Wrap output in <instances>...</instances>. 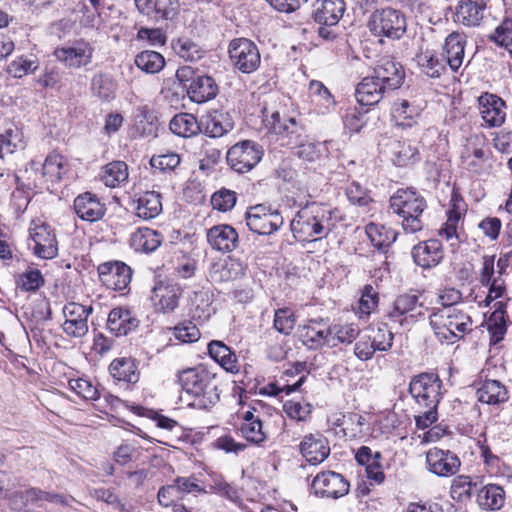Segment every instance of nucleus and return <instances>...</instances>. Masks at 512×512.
<instances>
[{
	"label": "nucleus",
	"instance_id": "72a5a7b5",
	"mask_svg": "<svg viewBox=\"0 0 512 512\" xmlns=\"http://www.w3.org/2000/svg\"><path fill=\"white\" fill-rule=\"evenodd\" d=\"M385 93H387L386 89L372 74L364 77L355 90L356 100L361 106H372L379 103Z\"/></svg>",
	"mask_w": 512,
	"mask_h": 512
},
{
	"label": "nucleus",
	"instance_id": "9b49d317",
	"mask_svg": "<svg viewBox=\"0 0 512 512\" xmlns=\"http://www.w3.org/2000/svg\"><path fill=\"white\" fill-rule=\"evenodd\" d=\"M262 157V147L252 140L239 141L232 145L226 153L227 164L237 173L251 171Z\"/></svg>",
	"mask_w": 512,
	"mask_h": 512
},
{
	"label": "nucleus",
	"instance_id": "2f4dec72",
	"mask_svg": "<svg viewBox=\"0 0 512 512\" xmlns=\"http://www.w3.org/2000/svg\"><path fill=\"white\" fill-rule=\"evenodd\" d=\"M218 91V85L211 76L200 75L192 78L187 95L192 102L202 104L214 99Z\"/></svg>",
	"mask_w": 512,
	"mask_h": 512
},
{
	"label": "nucleus",
	"instance_id": "cd10ccee",
	"mask_svg": "<svg viewBox=\"0 0 512 512\" xmlns=\"http://www.w3.org/2000/svg\"><path fill=\"white\" fill-rule=\"evenodd\" d=\"M212 299L206 291H194L188 298L185 309L187 318L202 325L206 323L212 313Z\"/></svg>",
	"mask_w": 512,
	"mask_h": 512
},
{
	"label": "nucleus",
	"instance_id": "412c9836",
	"mask_svg": "<svg viewBox=\"0 0 512 512\" xmlns=\"http://www.w3.org/2000/svg\"><path fill=\"white\" fill-rule=\"evenodd\" d=\"M163 241L164 235L162 232L147 226H141L131 233L129 245L135 252L151 254L162 245Z\"/></svg>",
	"mask_w": 512,
	"mask_h": 512
},
{
	"label": "nucleus",
	"instance_id": "a18cd8bd",
	"mask_svg": "<svg viewBox=\"0 0 512 512\" xmlns=\"http://www.w3.org/2000/svg\"><path fill=\"white\" fill-rule=\"evenodd\" d=\"M366 234L372 245L383 252L396 241L398 236V233L392 228L375 223H369L366 226Z\"/></svg>",
	"mask_w": 512,
	"mask_h": 512
},
{
	"label": "nucleus",
	"instance_id": "e2e57ef3",
	"mask_svg": "<svg viewBox=\"0 0 512 512\" xmlns=\"http://www.w3.org/2000/svg\"><path fill=\"white\" fill-rule=\"evenodd\" d=\"M283 410L290 419L305 422L311 417L313 407L310 403L287 400L283 404Z\"/></svg>",
	"mask_w": 512,
	"mask_h": 512
},
{
	"label": "nucleus",
	"instance_id": "4468645a",
	"mask_svg": "<svg viewBox=\"0 0 512 512\" xmlns=\"http://www.w3.org/2000/svg\"><path fill=\"white\" fill-rule=\"evenodd\" d=\"M63 332L70 338H82L89 330L88 318L93 313L92 305L78 302H67L63 307Z\"/></svg>",
	"mask_w": 512,
	"mask_h": 512
},
{
	"label": "nucleus",
	"instance_id": "dca6fc26",
	"mask_svg": "<svg viewBox=\"0 0 512 512\" xmlns=\"http://www.w3.org/2000/svg\"><path fill=\"white\" fill-rule=\"evenodd\" d=\"M73 210L82 221L94 223L102 220L107 212V207L96 193L85 191L74 198Z\"/></svg>",
	"mask_w": 512,
	"mask_h": 512
},
{
	"label": "nucleus",
	"instance_id": "20e7f679",
	"mask_svg": "<svg viewBox=\"0 0 512 512\" xmlns=\"http://www.w3.org/2000/svg\"><path fill=\"white\" fill-rule=\"evenodd\" d=\"M390 208L402 218V227L406 233H416L423 229L420 219L427 207L426 200L416 190L398 189L390 197Z\"/></svg>",
	"mask_w": 512,
	"mask_h": 512
},
{
	"label": "nucleus",
	"instance_id": "ddd939ff",
	"mask_svg": "<svg viewBox=\"0 0 512 512\" xmlns=\"http://www.w3.org/2000/svg\"><path fill=\"white\" fill-rule=\"evenodd\" d=\"M442 385L438 374L423 372L411 378L408 391L417 405L440 403Z\"/></svg>",
	"mask_w": 512,
	"mask_h": 512
},
{
	"label": "nucleus",
	"instance_id": "09e8293b",
	"mask_svg": "<svg viewBox=\"0 0 512 512\" xmlns=\"http://www.w3.org/2000/svg\"><path fill=\"white\" fill-rule=\"evenodd\" d=\"M134 63L140 70L149 74H155L164 68L165 59L159 52L144 50L135 56Z\"/></svg>",
	"mask_w": 512,
	"mask_h": 512
},
{
	"label": "nucleus",
	"instance_id": "b1692460",
	"mask_svg": "<svg viewBox=\"0 0 512 512\" xmlns=\"http://www.w3.org/2000/svg\"><path fill=\"white\" fill-rule=\"evenodd\" d=\"M207 353L226 372L233 375L240 372L236 352L223 341L211 340L207 345Z\"/></svg>",
	"mask_w": 512,
	"mask_h": 512
},
{
	"label": "nucleus",
	"instance_id": "c85d7f7f",
	"mask_svg": "<svg viewBox=\"0 0 512 512\" xmlns=\"http://www.w3.org/2000/svg\"><path fill=\"white\" fill-rule=\"evenodd\" d=\"M69 170L68 159L58 150H52L46 156L42 168L41 176L46 183H60Z\"/></svg>",
	"mask_w": 512,
	"mask_h": 512
},
{
	"label": "nucleus",
	"instance_id": "37998d69",
	"mask_svg": "<svg viewBox=\"0 0 512 512\" xmlns=\"http://www.w3.org/2000/svg\"><path fill=\"white\" fill-rule=\"evenodd\" d=\"M0 144L8 154L25 149L26 141L23 130L16 123L7 122L3 131L0 132Z\"/></svg>",
	"mask_w": 512,
	"mask_h": 512
},
{
	"label": "nucleus",
	"instance_id": "c9c22d12",
	"mask_svg": "<svg viewBox=\"0 0 512 512\" xmlns=\"http://www.w3.org/2000/svg\"><path fill=\"white\" fill-rule=\"evenodd\" d=\"M416 62L421 72L430 78H439L447 71L443 55L435 50L420 51L416 55Z\"/></svg>",
	"mask_w": 512,
	"mask_h": 512
},
{
	"label": "nucleus",
	"instance_id": "f8f14e48",
	"mask_svg": "<svg viewBox=\"0 0 512 512\" xmlns=\"http://www.w3.org/2000/svg\"><path fill=\"white\" fill-rule=\"evenodd\" d=\"M99 281L107 289L123 292L129 291L133 269L123 261L109 260L97 267Z\"/></svg>",
	"mask_w": 512,
	"mask_h": 512
},
{
	"label": "nucleus",
	"instance_id": "864d4df0",
	"mask_svg": "<svg viewBox=\"0 0 512 512\" xmlns=\"http://www.w3.org/2000/svg\"><path fill=\"white\" fill-rule=\"evenodd\" d=\"M297 322L295 311L290 307H283L275 310L273 327L274 329L284 335L292 333Z\"/></svg>",
	"mask_w": 512,
	"mask_h": 512
},
{
	"label": "nucleus",
	"instance_id": "7ed1b4c3",
	"mask_svg": "<svg viewBox=\"0 0 512 512\" xmlns=\"http://www.w3.org/2000/svg\"><path fill=\"white\" fill-rule=\"evenodd\" d=\"M429 320L435 336L441 343L454 344L472 330L471 317L458 307L436 308Z\"/></svg>",
	"mask_w": 512,
	"mask_h": 512
},
{
	"label": "nucleus",
	"instance_id": "680f3d73",
	"mask_svg": "<svg viewBox=\"0 0 512 512\" xmlns=\"http://www.w3.org/2000/svg\"><path fill=\"white\" fill-rule=\"evenodd\" d=\"M181 157L178 153L167 151L166 153L153 155L150 159V165L154 170L162 173L174 171L180 164Z\"/></svg>",
	"mask_w": 512,
	"mask_h": 512
},
{
	"label": "nucleus",
	"instance_id": "4be33fe9",
	"mask_svg": "<svg viewBox=\"0 0 512 512\" xmlns=\"http://www.w3.org/2000/svg\"><path fill=\"white\" fill-rule=\"evenodd\" d=\"M490 0H458L454 20L467 27H475L484 18V12Z\"/></svg>",
	"mask_w": 512,
	"mask_h": 512
},
{
	"label": "nucleus",
	"instance_id": "c756f323",
	"mask_svg": "<svg viewBox=\"0 0 512 512\" xmlns=\"http://www.w3.org/2000/svg\"><path fill=\"white\" fill-rule=\"evenodd\" d=\"M290 224L293 235L297 241L312 243L318 240L317 235L320 233V222L316 217H313L312 222H310L308 209L299 211L296 218H294Z\"/></svg>",
	"mask_w": 512,
	"mask_h": 512
},
{
	"label": "nucleus",
	"instance_id": "6ab92c4d",
	"mask_svg": "<svg viewBox=\"0 0 512 512\" xmlns=\"http://www.w3.org/2000/svg\"><path fill=\"white\" fill-rule=\"evenodd\" d=\"M411 255L417 266L431 269L442 262L444 258L443 245L438 239L421 241L413 246Z\"/></svg>",
	"mask_w": 512,
	"mask_h": 512
},
{
	"label": "nucleus",
	"instance_id": "c03bdc74",
	"mask_svg": "<svg viewBox=\"0 0 512 512\" xmlns=\"http://www.w3.org/2000/svg\"><path fill=\"white\" fill-rule=\"evenodd\" d=\"M477 502L482 509L499 510L505 503V491L496 484H488L478 490Z\"/></svg>",
	"mask_w": 512,
	"mask_h": 512
},
{
	"label": "nucleus",
	"instance_id": "5fc2aeb1",
	"mask_svg": "<svg viewBox=\"0 0 512 512\" xmlns=\"http://www.w3.org/2000/svg\"><path fill=\"white\" fill-rule=\"evenodd\" d=\"M477 487L471 478L466 475H459L452 481L450 496L457 502H466L471 499L473 489Z\"/></svg>",
	"mask_w": 512,
	"mask_h": 512
},
{
	"label": "nucleus",
	"instance_id": "3c124183",
	"mask_svg": "<svg viewBox=\"0 0 512 512\" xmlns=\"http://www.w3.org/2000/svg\"><path fill=\"white\" fill-rule=\"evenodd\" d=\"M488 40L505 48L512 58V18H504L493 33L488 35Z\"/></svg>",
	"mask_w": 512,
	"mask_h": 512
},
{
	"label": "nucleus",
	"instance_id": "a19ab883",
	"mask_svg": "<svg viewBox=\"0 0 512 512\" xmlns=\"http://www.w3.org/2000/svg\"><path fill=\"white\" fill-rule=\"evenodd\" d=\"M349 482L334 471H322V497L337 499L349 492Z\"/></svg>",
	"mask_w": 512,
	"mask_h": 512
},
{
	"label": "nucleus",
	"instance_id": "7c9ffc66",
	"mask_svg": "<svg viewBox=\"0 0 512 512\" xmlns=\"http://www.w3.org/2000/svg\"><path fill=\"white\" fill-rule=\"evenodd\" d=\"M422 304L419 303V296L416 294L405 293L396 297L392 307L386 312V318L394 323L402 324L403 316L410 313V317L423 316L421 311L415 312L421 308Z\"/></svg>",
	"mask_w": 512,
	"mask_h": 512
},
{
	"label": "nucleus",
	"instance_id": "aec40b11",
	"mask_svg": "<svg viewBox=\"0 0 512 512\" xmlns=\"http://www.w3.org/2000/svg\"><path fill=\"white\" fill-rule=\"evenodd\" d=\"M139 319L128 308L117 306L108 314L106 328L116 337L126 336L139 326Z\"/></svg>",
	"mask_w": 512,
	"mask_h": 512
},
{
	"label": "nucleus",
	"instance_id": "f257e3e1",
	"mask_svg": "<svg viewBox=\"0 0 512 512\" xmlns=\"http://www.w3.org/2000/svg\"><path fill=\"white\" fill-rule=\"evenodd\" d=\"M233 415L234 430L247 446L263 448L281 432L285 419L281 412L262 400L245 401L240 396Z\"/></svg>",
	"mask_w": 512,
	"mask_h": 512
},
{
	"label": "nucleus",
	"instance_id": "473e14b6",
	"mask_svg": "<svg viewBox=\"0 0 512 512\" xmlns=\"http://www.w3.org/2000/svg\"><path fill=\"white\" fill-rule=\"evenodd\" d=\"M480 113L485 123L490 127L502 125L505 121L506 113L503 108L505 102L498 96L485 93L479 98Z\"/></svg>",
	"mask_w": 512,
	"mask_h": 512
},
{
	"label": "nucleus",
	"instance_id": "4c0bfd02",
	"mask_svg": "<svg viewBox=\"0 0 512 512\" xmlns=\"http://www.w3.org/2000/svg\"><path fill=\"white\" fill-rule=\"evenodd\" d=\"M15 287L23 293H36L45 285L42 271L29 264L24 271L14 275Z\"/></svg>",
	"mask_w": 512,
	"mask_h": 512
},
{
	"label": "nucleus",
	"instance_id": "f704fd0d",
	"mask_svg": "<svg viewBox=\"0 0 512 512\" xmlns=\"http://www.w3.org/2000/svg\"><path fill=\"white\" fill-rule=\"evenodd\" d=\"M100 181L108 188L125 185L129 179V168L126 162L113 160L103 165L99 172Z\"/></svg>",
	"mask_w": 512,
	"mask_h": 512
},
{
	"label": "nucleus",
	"instance_id": "603ef678",
	"mask_svg": "<svg viewBox=\"0 0 512 512\" xmlns=\"http://www.w3.org/2000/svg\"><path fill=\"white\" fill-rule=\"evenodd\" d=\"M68 386L71 391L84 400L95 401L100 397L97 385L87 377L69 378Z\"/></svg>",
	"mask_w": 512,
	"mask_h": 512
},
{
	"label": "nucleus",
	"instance_id": "2eb2a0df",
	"mask_svg": "<svg viewBox=\"0 0 512 512\" xmlns=\"http://www.w3.org/2000/svg\"><path fill=\"white\" fill-rule=\"evenodd\" d=\"M140 361L132 356H120L114 358L108 365V374L113 383L133 390L141 378Z\"/></svg>",
	"mask_w": 512,
	"mask_h": 512
},
{
	"label": "nucleus",
	"instance_id": "774afa93",
	"mask_svg": "<svg viewBox=\"0 0 512 512\" xmlns=\"http://www.w3.org/2000/svg\"><path fill=\"white\" fill-rule=\"evenodd\" d=\"M439 403H428L427 405H417L419 414L414 416L415 425L418 429L424 430L438 420Z\"/></svg>",
	"mask_w": 512,
	"mask_h": 512
},
{
	"label": "nucleus",
	"instance_id": "a211bd4d",
	"mask_svg": "<svg viewBox=\"0 0 512 512\" xmlns=\"http://www.w3.org/2000/svg\"><path fill=\"white\" fill-rule=\"evenodd\" d=\"M372 75L389 92L398 89L403 84L405 71L401 63L385 56L377 61Z\"/></svg>",
	"mask_w": 512,
	"mask_h": 512
},
{
	"label": "nucleus",
	"instance_id": "a878e982",
	"mask_svg": "<svg viewBox=\"0 0 512 512\" xmlns=\"http://www.w3.org/2000/svg\"><path fill=\"white\" fill-rule=\"evenodd\" d=\"M466 37L458 32L450 33L444 42L443 55L446 65L456 73L463 64L465 56Z\"/></svg>",
	"mask_w": 512,
	"mask_h": 512
},
{
	"label": "nucleus",
	"instance_id": "0e129e2a",
	"mask_svg": "<svg viewBox=\"0 0 512 512\" xmlns=\"http://www.w3.org/2000/svg\"><path fill=\"white\" fill-rule=\"evenodd\" d=\"M302 457L311 465L320 463V443L313 434L305 435L299 444Z\"/></svg>",
	"mask_w": 512,
	"mask_h": 512
},
{
	"label": "nucleus",
	"instance_id": "69168bd1",
	"mask_svg": "<svg viewBox=\"0 0 512 512\" xmlns=\"http://www.w3.org/2000/svg\"><path fill=\"white\" fill-rule=\"evenodd\" d=\"M236 202V192L226 188H221L211 196V205L213 209L220 212L230 211L236 205Z\"/></svg>",
	"mask_w": 512,
	"mask_h": 512
},
{
	"label": "nucleus",
	"instance_id": "79ce46f5",
	"mask_svg": "<svg viewBox=\"0 0 512 512\" xmlns=\"http://www.w3.org/2000/svg\"><path fill=\"white\" fill-rule=\"evenodd\" d=\"M358 325L353 323L335 324L328 328L327 334H322V345L335 346V340L340 343H351L359 335Z\"/></svg>",
	"mask_w": 512,
	"mask_h": 512
},
{
	"label": "nucleus",
	"instance_id": "9d476101",
	"mask_svg": "<svg viewBox=\"0 0 512 512\" xmlns=\"http://www.w3.org/2000/svg\"><path fill=\"white\" fill-rule=\"evenodd\" d=\"M245 221L248 229L258 235H271L284 222L279 210L266 204L249 206L245 212Z\"/></svg>",
	"mask_w": 512,
	"mask_h": 512
},
{
	"label": "nucleus",
	"instance_id": "bb28decb",
	"mask_svg": "<svg viewBox=\"0 0 512 512\" xmlns=\"http://www.w3.org/2000/svg\"><path fill=\"white\" fill-rule=\"evenodd\" d=\"M207 240L213 249L226 253L237 248L239 236L232 226L220 224L208 230Z\"/></svg>",
	"mask_w": 512,
	"mask_h": 512
},
{
	"label": "nucleus",
	"instance_id": "13d9d810",
	"mask_svg": "<svg viewBox=\"0 0 512 512\" xmlns=\"http://www.w3.org/2000/svg\"><path fill=\"white\" fill-rule=\"evenodd\" d=\"M345 11L343 0H322V25H336Z\"/></svg>",
	"mask_w": 512,
	"mask_h": 512
},
{
	"label": "nucleus",
	"instance_id": "6e6d98bb",
	"mask_svg": "<svg viewBox=\"0 0 512 512\" xmlns=\"http://www.w3.org/2000/svg\"><path fill=\"white\" fill-rule=\"evenodd\" d=\"M131 411L137 416L146 417L153 420L158 428L172 431L179 426L178 421L153 409H148L140 405L132 406Z\"/></svg>",
	"mask_w": 512,
	"mask_h": 512
},
{
	"label": "nucleus",
	"instance_id": "4d7b16f0",
	"mask_svg": "<svg viewBox=\"0 0 512 512\" xmlns=\"http://www.w3.org/2000/svg\"><path fill=\"white\" fill-rule=\"evenodd\" d=\"M305 379L306 375H302L293 383H290L289 380H286V383H282L280 379L269 382L260 388V394L275 397L284 392L286 395H289L297 391L302 386Z\"/></svg>",
	"mask_w": 512,
	"mask_h": 512
},
{
	"label": "nucleus",
	"instance_id": "5701e85b",
	"mask_svg": "<svg viewBox=\"0 0 512 512\" xmlns=\"http://www.w3.org/2000/svg\"><path fill=\"white\" fill-rule=\"evenodd\" d=\"M204 133L210 138H220L234 128V121L231 114L221 109H212L203 117L201 127Z\"/></svg>",
	"mask_w": 512,
	"mask_h": 512
},
{
	"label": "nucleus",
	"instance_id": "bf43d9fd",
	"mask_svg": "<svg viewBox=\"0 0 512 512\" xmlns=\"http://www.w3.org/2000/svg\"><path fill=\"white\" fill-rule=\"evenodd\" d=\"M368 331V336L377 351L385 352L392 348L394 334L387 324H381L377 328H370Z\"/></svg>",
	"mask_w": 512,
	"mask_h": 512
},
{
	"label": "nucleus",
	"instance_id": "6e6552de",
	"mask_svg": "<svg viewBox=\"0 0 512 512\" xmlns=\"http://www.w3.org/2000/svg\"><path fill=\"white\" fill-rule=\"evenodd\" d=\"M29 247L33 254L45 260L58 255V240L55 229L45 221L34 219L29 225Z\"/></svg>",
	"mask_w": 512,
	"mask_h": 512
},
{
	"label": "nucleus",
	"instance_id": "f03ea898",
	"mask_svg": "<svg viewBox=\"0 0 512 512\" xmlns=\"http://www.w3.org/2000/svg\"><path fill=\"white\" fill-rule=\"evenodd\" d=\"M175 378L180 390L191 399L190 407L208 412L220 401L218 375L212 366L197 363L183 367Z\"/></svg>",
	"mask_w": 512,
	"mask_h": 512
},
{
	"label": "nucleus",
	"instance_id": "0eeeda50",
	"mask_svg": "<svg viewBox=\"0 0 512 512\" xmlns=\"http://www.w3.org/2000/svg\"><path fill=\"white\" fill-rule=\"evenodd\" d=\"M184 288L171 279H158L151 289L150 303L155 313L171 315L180 306Z\"/></svg>",
	"mask_w": 512,
	"mask_h": 512
},
{
	"label": "nucleus",
	"instance_id": "393cba45",
	"mask_svg": "<svg viewBox=\"0 0 512 512\" xmlns=\"http://www.w3.org/2000/svg\"><path fill=\"white\" fill-rule=\"evenodd\" d=\"M132 205L137 217L151 220L162 212V195L157 191H144L134 196Z\"/></svg>",
	"mask_w": 512,
	"mask_h": 512
},
{
	"label": "nucleus",
	"instance_id": "39448f33",
	"mask_svg": "<svg viewBox=\"0 0 512 512\" xmlns=\"http://www.w3.org/2000/svg\"><path fill=\"white\" fill-rule=\"evenodd\" d=\"M370 33L384 43V38L400 40L407 32V18L403 11L385 7L373 11L367 22Z\"/></svg>",
	"mask_w": 512,
	"mask_h": 512
},
{
	"label": "nucleus",
	"instance_id": "1a4fd4ad",
	"mask_svg": "<svg viewBox=\"0 0 512 512\" xmlns=\"http://www.w3.org/2000/svg\"><path fill=\"white\" fill-rule=\"evenodd\" d=\"M232 66L243 74L255 72L261 64V54L254 41L245 37L234 38L228 45Z\"/></svg>",
	"mask_w": 512,
	"mask_h": 512
},
{
	"label": "nucleus",
	"instance_id": "de8ad7c7",
	"mask_svg": "<svg viewBox=\"0 0 512 512\" xmlns=\"http://www.w3.org/2000/svg\"><path fill=\"white\" fill-rule=\"evenodd\" d=\"M104 6L105 0H79L77 7L81 24L90 28L97 26Z\"/></svg>",
	"mask_w": 512,
	"mask_h": 512
},
{
	"label": "nucleus",
	"instance_id": "58836bf2",
	"mask_svg": "<svg viewBox=\"0 0 512 512\" xmlns=\"http://www.w3.org/2000/svg\"><path fill=\"white\" fill-rule=\"evenodd\" d=\"M170 131L182 138H192L202 131L201 123L191 113H178L169 122Z\"/></svg>",
	"mask_w": 512,
	"mask_h": 512
},
{
	"label": "nucleus",
	"instance_id": "8fccbe9b",
	"mask_svg": "<svg viewBox=\"0 0 512 512\" xmlns=\"http://www.w3.org/2000/svg\"><path fill=\"white\" fill-rule=\"evenodd\" d=\"M198 325L195 321L187 318L170 328V331L173 337L181 343H195L201 337Z\"/></svg>",
	"mask_w": 512,
	"mask_h": 512
},
{
	"label": "nucleus",
	"instance_id": "ea45409f",
	"mask_svg": "<svg viewBox=\"0 0 512 512\" xmlns=\"http://www.w3.org/2000/svg\"><path fill=\"white\" fill-rule=\"evenodd\" d=\"M90 91L101 102L108 103L116 97L117 82L109 73L98 72L91 79Z\"/></svg>",
	"mask_w": 512,
	"mask_h": 512
},
{
	"label": "nucleus",
	"instance_id": "423d86ee",
	"mask_svg": "<svg viewBox=\"0 0 512 512\" xmlns=\"http://www.w3.org/2000/svg\"><path fill=\"white\" fill-rule=\"evenodd\" d=\"M96 48L92 42L79 38L58 46L53 51L55 60L70 71H88L94 62Z\"/></svg>",
	"mask_w": 512,
	"mask_h": 512
},
{
	"label": "nucleus",
	"instance_id": "49530a36",
	"mask_svg": "<svg viewBox=\"0 0 512 512\" xmlns=\"http://www.w3.org/2000/svg\"><path fill=\"white\" fill-rule=\"evenodd\" d=\"M265 126L270 133L282 137H289L296 133L297 122L295 118L281 115L279 111L272 112L265 116Z\"/></svg>",
	"mask_w": 512,
	"mask_h": 512
},
{
	"label": "nucleus",
	"instance_id": "338daca9",
	"mask_svg": "<svg viewBox=\"0 0 512 512\" xmlns=\"http://www.w3.org/2000/svg\"><path fill=\"white\" fill-rule=\"evenodd\" d=\"M210 489L212 492L232 502L236 503L241 500V494L236 485L228 483L222 476H217L213 479Z\"/></svg>",
	"mask_w": 512,
	"mask_h": 512
},
{
	"label": "nucleus",
	"instance_id": "e433bc0d",
	"mask_svg": "<svg viewBox=\"0 0 512 512\" xmlns=\"http://www.w3.org/2000/svg\"><path fill=\"white\" fill-rule=\"evenodd\" d=\"M479 402L488 405H500L509 400V392L505 385L498 380L487 379L477 389Z\"/></svg>",
	"mask_w": 512,
	"mask_h": 512
},
{
	"label": "nucleus",
	"instance_id": "052dcab7",
	"mask_svg": "<svg viewBox=\"0 0 512 512\" xmlns=\"http://www.w3.org/2000/svg\"><path fill=\"white\" fill-rule=\"evenodd\" d=\"M177 54L185 61H197L203 56L200 46L187 37H180L174 44Z\"/></svg>",
	"mask_w": 512,
	"mask_h": 512
},
{
	"label": "nucleus",
	"instance_id": "f3484780",
	"mask_svg": "<svg viewBox=\"0 0 512 512\" xmlns=\"http://www.w3.org/2000/svg\"><path fill=\"white\" fill-rule=\"evenodd\" d=\"M426 464L428 470L436 476L450 477L459 471L461 461L454 452L434 447L426 453Z\"/></svg>",
	"mask_w": 512,
	"mask_h": 512
}]
</instances>
